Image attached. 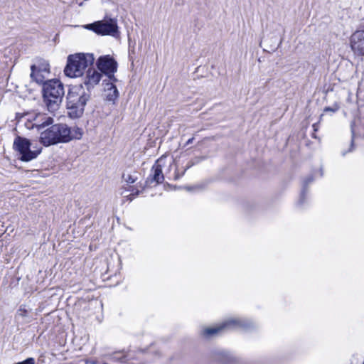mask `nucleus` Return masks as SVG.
<instances>
[{"mask_svg":"<svg viewBox=\"0 0 364 364\" xmlns=\"http://www.w3.org/2000/svg\"><path fill=\"white\" fill-rule=\"evenodd\" d=\"M193 139H194V138H193V137H192V138L189 139L186 141V145L191 144L193 142Z\"/></svg>","mask_w":364,"mask_h":364,"instance_id":"obj_24","label":"nucleus"},{"mask_svg":"<svg viewBox=\"0 0 364 364\" xmlns=\"http://www.w3.org/2000/svg\"><path fill=\"white\" fill-rule=\"evenodd\" d=\"M363 364H364V361H363Z\"/></svg>","mask_w":364,"mask_h":364,"instance_id":"obj_29","label":"nucleus"},{"mask_svg":"<svg viewBox=\"0 0 364 364\" xmlns=\"http://www.w3.org/2000/svg\"><path fill=\"white\" fill-rule=\"evenodd\" d=\"M313 181V178L311 177H309L307 178L304 182V186H303V189H302V191H301V197H300V199L299 200V203L300 204H302L304 201V198H305V196H306V191H307V189H306V187L307 186L311 183V182Z\"/></svg>","mask_w":364,"mask_h":364,"instance_id":"obj_16","label":"nucleus"},{"mask_svg":"<svg viewBox=\"0 0 364 364\" xmlns=\"http://www.w3.org/2000/svg\"><path fill=\"white\" fill-rule=\"evenodd\" d=\"M90 99V92L85 91L83 86L70 88L67 95L68 115L73 119L82 116L87 102Z\"/></svg>","mask_w":364,"mask_h":364,"instance_id":"obj_1","label":"nucleus"},{"mask_svg":"<svg viewBox=\"0 0 364 364\" xmlns=\"http://www.w3.org/2000/svg\"><path fill=\"white\" fill-rule=\"evenodd\" d=\"M252 326L253 323L248 320L230 319L225 321L220 326L205 328L203 331V334L205 336H211L220 333V331L225 328H234L236 327H239L245 330H248Z\"/></svg>","mask_w":364,"mask_h":364,"instance_id":"obj_7","label":"nucleus"},{"mask_svg":"<svg viewBox=\"0 0 364 364\" xmlns=\"http://www.w3.org/2000/svg\"><path fill=\"white\" fill-rule=\"evenodd\" d=\"M353 140H354V132L352 130V139H351V144H350V149H352L353 147ZM349 151H351V149H350Z\"/></svg>","mask_w":364,"mask_h":364,"instance_id":"obj_23","label":"nucleus"},{"mask_svg":"<svg viewBox=\"0 0 364 364\" xmlns=\"http://www.w3.org/2000/svg\"><path fill=\"white\" fill-rule=\"evenodd\" d=\"M139 191H136L134 194L132 193L129 196H128V199L131 201L134 198V196H137L139 194Z\"/></svg>","mask_w":364,"mask_h":364,"instance_id":"obj_22","label":"nucleus"},{"mask_svg":"<svg viewBox=\"0 0 364 364\" xmlns=\"http://www.w3.org/2000/svg\"><path fill=\"white\" fill-rule=\"evenodd\" d=\"M102 74L93 68H89L84 78L83 84L87 88V91L90 92L96 85L99 83Z\"/></svg>","mask_w":364,"mask_h":364,"instance_id":"obj_11","label":"nucleus"},{"mask_svg":"<svg viewBox=\"0 0 364 364\" xmlns=\"http://www.w3.org/2000/svg\"><path fill=\"white\" fill-rule=\"evenodd\" d=\"M313 128H314V131H317V124H313Z\"/></svg>","mask_w":364,"mask_h":364,"instance_id":"obj_25","label":"nucleus"},{"mask_svg":"<svg viewBox=\"0 0 364 364\" xmlns=\"http://www.w3.org/2000/svg\"><path fill=\"white\" fill-rule=\"evenodd\" d=\"M338 110V105H335L333 107H326L324 108V112H336Z\"/></svg>","mask_w":364,"mask_h":364,"instance_id":"obj_21","label":"nucleus"},{"mask_svg":"<svg viewBox=\"0 0 364 364\" xmlns=\"http://www.w3.org/2000/svg\"><path fill=\"white\" fill-rule=\"evenodd\" d=\"M95 58L90 53H77L68 57L64 73L69 77H78L83 75L85 70L92 65Z\"/></svg>","mask_w":364,"mask_h":364,"instance_id":"obj_3","label":"nucleus"},{"mask_svg":"<svg viewBox=\"0 0 364 364\" xmlns=\"http://www.w3.org/2000/svg\"><path fill=\"white\" fill-rule=\"evenodd\" d=\"M97 67L112 82L117 80L114 75L117 70V63L113 58L109 55L100 57L97 61Z\"/></svg>","mask_w":364,"mask_h":364,"instance_id":"obj_8","label":"nucleus"},{"mask_svg":"<svg viewBox=\"0 0 364 364\" xmlns=\"http://www.w3.org/2000/svg\"><path fill=\"white\" fill-rule=\"evenodd\" d=\"M106 86L107 87H105V91L107 92V99L109 101H114L119 95L117 87L113 84V82L107 83Z\"/></svg>","mask_w":364,"mask_h":364,"instance_id":"obj_14","label":"nucleus"},{"mask_svg":"<svg viewBox=\"0 0 364 364\" xmlns=\"http://www.w3.org/2000/svg\"><path fill=\"white\" fill-rule=\"evenodd\" d=\"M161 159H158L151 168V173L147 179V182H156V183H161L164 180L162 172V166L160 164Z\"/></svg>","mask_w":364,"mask_h":364,"instance_id":"obj_13","label":"nucleus"},{"mask_svg":"<svg viewBox=\"0 0 364 364\" xmlns=\"http://www.w3.org/2000/svg\"><path fill=\"white\" fill-rule=\"evenodd\" d=\"M35 120L36 122L33 124V127H36L40 132L39 141L45 146H49L58 144L57 136L55 134V124L43 130L47 126L53 123V119L46 114H38Z\"/></svg>","mask_w":364,"mask_h":364,"instance_id":"obj_4","label":"nucleus"},{"mask_svg":"<svg viewBox=\"0 0 364 364\" xmlns=\"http://www.w3.org/2000/svg\"><path fill=\"white\" fill-rule=\"evenodd\" d=\"M120 353H114L109 356V360L112 362L126 363L127 358L125 355H119Z\"/></svg>","mask_w":364,"mask_h":364,"instance_id":"obj_17","label":"nucleus"},{"mask_svg":"<svg viewBox=\"0 0 364 364\" xmlns=\"http://www.w3.org/2000/svg\"><path fill=\"white\" fill-rule=\"evenodd\" d=\"M122 178H124V180L127 182V183H134L136 181V177L134 176H132L131 174H126V173H124L123 176H122Z\"/></svg>","mask_w":364,"mask_h":364,"instance_id":"obj_19","label":"nucleus"},{"mask_svg":"<svg viewBox=\"0 0 364 364\" xmlns=\"http://www.w3.org/2000/svg\"><path fill=\"white\" fill-rule=\"evenodd\" d=\"M16 364H35V359L33 358H28L25 360L16 363Z\"/></svg>","mask_w":364,"mask_h":364,"instance_id":"obj_20","label":"nucleus"},{"mask_svg":"<svg viewBox=\"0 0 364 364\" xmlns=\"http://www.w3.org/2000/svg\"><path fill=\"white\" fill-rule=\"evenodd\" d=\"M102 364H108V363H106V362H104V363H102Z\"/></svg>","mask_w":364,"mask_h":364,"instance_id":"obj_28","label":"nucleus"},{"mask_svg":"<svg viewBox=\"0 0 364 364\" xmlns=\"http://www.w3.org/2000/svg\"><path fill=\"white\" fill-rule=\"evenodd\" d=\"M31 70V77L38 84H43L46 75L50 73V65L44 61L38 65H32Z\"/></svg>","mask_w":364,"mask_h":364,"instance_id":"obj_9","label":"nucleus"},{"mask_svg":"<svg viewBox=\"0 0 364 364\" xmlns=\"http://www.w3.org/2000/svg\"><path fill=\"white\" fill-rule=\"evenodd\" d=\"M65 95L63 84L59 80H50L43 84V97L48 109H58Z\"/></svg>","mask_w":364,"mask_h":364,"instance_id":"obj_2","label":"nucleus"},{"mask_svg":"<svg viewBox=\"0 0 364 364\" xmlns=\"http://www.w3.org/2000/svg\"><path fill=\"white\" fill-rule=\"evenodd\" d=\"M350 46L355 53L364 57V31H357L351 36Z\"/></svg>","mask_w":364,"mask_h":364,"instance_id":"obj_10","label":"nucleus"},{"mask_svg":"<svg viewBox=\"0 0 364 364\" xmlns=\"http://www.w3.org/2000/svg\"><path fill=\"white\" fill-rule=\"evenodd\" d=\"M70 141L73 139H80L82 136L83 131L78 127H70Z\"/></svg>","mask_w":364,"mask_h":364,"instance_id":"obj_15","label":"nucleus"},{"mask_svg":"<svg viewBox=\"0 0 364 364\" xmlns=\"http://www.w3.org/2000/svg\"><path fill=\"white\" fill-rule=\"evenodd\" d=\"M346 151H344V152L343 153V155L344 156V155H346Z\"/></svg>","mask_w":364,"mask_h":364,"instance_id":"obj_27","label":"nucleus"},{"mask_svg":"<svg viewBox=\"0 0 364 364\" xmlns=\"http://www.w3.org/2000/svg\"><path fill=\"white\" fill-rule=\"evenodd\" d=\"M181 176H179L178 174H176L175 176V179H178L180 178Z\"/></svg>","mask_w":364,"mask_h":364,"instance_id":"obj_26","label":"nucleus"},{"mask_svg":"<svg viewBox=\"0 0 364 364\" xmlns=\"http://www.w3.org/2000/svg\"><path fill=\"white\" fill-rule=\"evenodd\" d=\"M31 143L29 139L17 136L13 144L14 149L17 151L20 156L19 159L22 161L28 162L37 158L41 152V148L31 150Z\"/></svg>","mask_w":364,"mask_h":364,"instance_id":"obj_5","label":"nucleus"},{"mask_svg":"<svg viewBox=\"0 0 364 364\" xmlns=\"http://www.w3.org/2000/svg\"><path fill=\"white\" fill-rule=\"evenodd\" d=\"M85 28L101 36L117 37L119 34L117 20L116 18H105L102 21L87 24L85 26Z\"/></svg>","mask_w":364,"mask_h":364,"instance_id":"obj_6","label":"nucleus"},{"mask_svg":"<svg viewBox=\"0 0 364 364\" xmlns=\"http://www.w3.org/2000/svg\"><path fill=\"white\" fill-rule=\"evenodd\" d=\"M28 311L24 306H21L17 311L16 316L25 318L28 316Z\"/></svg>","mask_w":364,"mask_h":364,"instance_id":"obj_18","label":"nucleus"},{"mask_svg":"<svg viewBox=\"0 0 364 364\" xmlns=\"http://www.w3.org/2000/svg\"><path fill=\"white\" fill-rule=\"evenodd\" d=\"M55 134L58 143H67L70 141V127L65 124H55Z\"/></svg>","mask_w":364,"mask_h":364,"instance_id":"obj_12","label":"nucleus"}]
</instances>
